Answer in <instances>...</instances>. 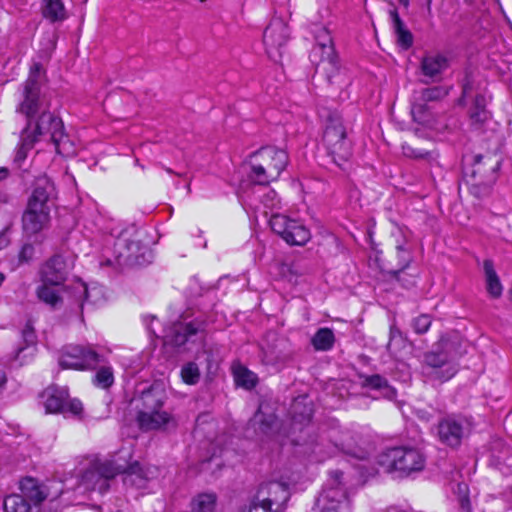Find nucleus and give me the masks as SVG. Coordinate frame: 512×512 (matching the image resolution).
<instances>
[{
  "instance_id": "obj_1",
  "label": "nucleus",
  "mask_w": 512,
  "mask_h": 512,
  "mask_svg": "<svg viewBox=\"0 0 512 512\" xmlns=\"http://www.w3.org/2000/svg\"><path fill=\"white\" fill-rule=\"evenodd\" d=\"M47 96V77L40 63H33L27 79L20 88V100L16 111L26 117L24 133L31 137L29 145L38 140L39 136L48 135L54 143L56 151L61 153L68 143V136L60 118L50 111Z\"/></svg>"
},
{
  "instance_id": "obj_2",
  "label": "nucleus",
  "mask_w": 512,
  "mask_h": 512,
  "mask_svg": "<svg viewBox=\"0 0 512 512\" xmlns=\"http://www.w3.org/2000/svg\"><path fill=\"white\" fill-rule=\"evenodd\" d=\"M104 362V357L91 347L78 345L68 347L59 359V364L63 368L89 370L100 366L93 378V383L107 389L114 383V375L110 366L102 365Z\"/></svg>"
},
{
  "instance_id": "obj_3",
  "label": "nucleus",
  "mask_w": 512,
  "mask_h": 512,
  "mask_svg": "<svg viewBox=\"0 0 512 512\" xmlns=\"http://www.w3.org/2000/svg\"><path fill=\"white\" fill-rule=\"evenodd\" d=\"M54 184L47 178L39 179L27 208L22 216L23 230L28 235L42 231L50 220V201L54 195Z\"/></svg>"
},
{
  "instance_id": "obj_4",
  "label": "nucleus",
  "mask_w": 512,
  "mask_h": 512,
  "mask_svg": "<svg viewBox=\"0 0 512 512\" xmlns=\"http://www.w3.org/2000/svg\"><path fill=\"white\" fill-rule=\"evenodd\" d=\"M325 117L323 144L331 160L338 167H342L352 155V142L348 137V128L342 114L337 110L329 111Z\"/></svg>"
},
{
  "instance_id": "obj_5",
  "label": "nucleus",
  "mask_w": 512,
  "mask_h": 512,
  "mask_svg": "<svg viewBox=\"0 0 512 512\" xmlns=\"http://www.w3.org/2000/svg\"><path fill=\"white\" fill-rule=\"evenodd\" d=\"M288 164L286 151L267 146L252 155L250 178L259 185H268L279 178Z\"/></svg>"
},
{
  "instance_id": "obj_6",
  "label": "nucleus",
  "mask_w": 512,
  "mask_h": 512,
  "mask_svg": "<svg viewBox=\"0 0 512 512\" xmlns=\"http://www.w3.org/2000/svg\"><path fill=\"white\" fill-rule=\"evenodd\" d=\"M377 463L386 472L398 471L409 475L424 468L425 458L417 449L394 447L380 453Z\"/></svg>"
},
{
  "instance_id": "obj_7",
  "label": "nucleus",
  "mask_w": 512,
  "mask_h": 512,
  "mask_svg": "<svg viewBox=\"0 0 512 512\" xmlns=\"http://www.w3.org/2000/svg\"><path fill=\"white\" fill-rule=\"evenodd\" d=\"M295 350L290 340L280 336L275 332H268L260 345V354L262 364L272 366L276 370L285 367L293 360Z\"/></svg>"
},
{
  "instance_id": "obj_8",
  "label": "nucleus",
  "mask_w": 512,
  "mask_h": 512,
  "mask_svg": "<svg viewBox=\"0 0 512 512\" xmlns=\"http://www.w3.org/2000/svg\"><path fill=\"white\" fill-rule=\"evenodd\" d=\"M343 472H330V480L323 488L315 502V512H350V501L346 495L341 479Z\"/></svg>"
},
{
  "instance_id": "obj_9",
  "label": "nucleus",
  "mask_w": 512,
  "mask_h": 512,
  "mask_svg": "<svg viewBox=\"0 0 512 512\" xmlns=\"http://www.w3.org/2000/svg\"><path fill=\"white\" fill-rule=\"evenodd\" d=\"M123 469L116 459L96 461L82 474L80 486L88 491L104 494L109 490V481Z\"/></svg>"
},
{
  "instance_id": "obj_10",
  "label": "nucleus",
  "mask_w": 512,
  "mask_h": 512,
  "mask_svg": "<svg viewBox=\"0 0 512 512\" xmlns=\"http://www.w3.org/2000/svg\"><path fill=\"white\" fill-rule=\"evenodd\" d=\"M269 223L273 232L289 245L303 246L311 238L309 229L302 222L285 215L274 214Z\"/></svg>"
},
{
  "instance_id": "obj_11",
  "label": "nucleus",
  "mask_w": 512,
  "mask_h": 512,
  "mask_svg": "<svg viewBox=\"0 0 512 512\" xmlns=\"http://www.w3.org/2000/svg\"><path fill=\"white\" fill-rule=\"evenodd\" d=\"M44 407L48 413H66L79 415L82 410V403L78 399H70L67 387L49 386L41 394Z\"/></svg>"
},
{
  "instance_id": "obj_12",
  "label": "nucleus",
  "mask_w": 512,
  "mask_h": 512,
  "mask_svg": "<svg viewBox=\"0 0 512 512\" xmlns=\"http://www.w3.org/2000/svg\"><path fill=\"white\" fill-rule=\"evenodd\" d=\"M470 421L461 415H450L441 419L437 425L438 439L451 448L458 447L470 432Z\"/></svg>"
},
{
  "instance_id": "obj_13",
  "label": "nucleus",
  "mask_w": 512,
  "mask_h": 512,
  "mask_svg": "<svg viewBox=\"0 0 512 512\" xmlns=\"http://www.w3.org/2000/svg\"><path fill=\"white\" fill-rule=\"evenodd\" d=\"M288 38L286 23L281 18L272 19L263 32V44L269 58L278 61L282 57Z\"/></svg>"
},
{
  "instance_id": "obj_14",
  "label": "nucleus",
  "mask_w": 512,
  "mask_h": 512,
  "mask_svg": "<svg viewBox=\"0 0 512 512\" xmlns=\"http://www.w3.org/2000/svg\"><path fill=\"white\" fill-rule=\"evenodd\" d=\"M290 493L288 485L280 481H269L262 483L253 499L284 511L285 504L289 500Z\"/></svg>"
},
{
  "instance_id": "obj_15",
  "label": "nucleus",
  "mask_w": 512,
  "mask_h": 512,
  "mask_svg": "<svg viewBox=\"0 0 512 512\" xmlns=\"http://www.w3.org/2000/svg\"><path fill=\"white\" fill-rule=\"evenodd\" d=\"M310 60L315 65L316 73H325L329 82L339 71L338 57L334 45L315 44L310 52Z\"/></svg>"
},
{
  "instance_id": "obj_16",
  "label": "nucleus",
  "mask_w": 512,
  "mask_h": 512,
  "mask_svg": "<svg viewBox=\"0 0 512 512\" xmlns=\"http://www.w3.org/2000/svg\"><path fill=\"white\" fill-rule=\"evenodd\" d=\"M72 267L71 261H68L63 255L56 254L43 265L42 281L51 286H60L66 281Z\"/></svg>"
},
{
  "instance_id": "obj_17",
  "label": "nucleus",
  "mask_w": 512,
  "mask_h": 512,
  "mask_svg": "<svg viewBox=\"0 0 512 512\" xmlns=\"http://www.w3.org/2000/svg\"><path fill=\"white\" fill-rule=\"evenodd\" d=\"M204 328V322L198 320L189 323H175L166 335L167 342L177 347L190 341L195 342L198 338H202Z\"/></svg>"
},
{
  "instance_id": "obj_18",
  "label": "nucleus",
  "mask_w": 512,
  "mask_h": 512,
  "mask_svg": "<svg viewBox=\"0 0 512 512\" xmlns=\"http://www.w3.org/2000/svg\"><path fill=\"white\" fill-rule=\"evenodd\" d=\"M425 364L435 369L434 376L441 381H447L456 373V368L448 361L444 353L429 352L424 356Z\"/></svg>"
},
{
  "instance_id": "obj_19",
  "label": "nucleus",
  "mask_w": 512,
  "mask_h": 512,
  "mask_svg": "<svg viewBox=\"0 0 512 512\" xmlns=\"http://www.w3.org/2000/svg\"><path fill=\"white\" fill-rule=\"evenodd\" d=\"M123 469L119 473H123V482L128 487L143 489L149 480L148 472L137 462L131 464H121Z\"/></svg>"
},
{
  "instance_id": "obj_20",
  "label": "nucleus",
  "mask_w": 512,
  "mask_h": 512,
  "mask_svg": "<svg viewBox=\"0 0 512 512\" xmlns=\"http://www.w3.org/2000/svg\"><path fill=\"white\" fill-rule=\"evenodd\" d=\"M500 167V161L493 156L476 155L474 157V164L471 170L470 178H478L486 182L488 179L489 170L492 169L494 174V182L497 179V172Z\"/></svg>"
},
{
  "instance_id": "obj_21",
  "label": "nucleus",
  "mask_w": 512,
  "mask_h": 512,
  "mask_svg": "<svg viewBox=\"0 0 512 512\" xmlns=\"http://www.w3.org/2000/svg\"><path fill=\"white\" fill-rule=\"evenodd\" d=\"M170 415L161 410L138 412L137 423L140 429L148 431L161 428L163 425L169 423Z\"/></svg>"
},
{
  "instance_id": "obj_22",
  "label": "nucleus",
  "mask_w": 512,
  "mask_h": 512,
  "mask_svg": "<svg viewBox=\"0 0 512 512\" xmlns=\"http://www.w3.org/2000/svg\"><path fill=\"white\" fill-rule=\"evenodd\" d=\"M448 65V59L443 55H427L421 61V71L424 76L435 81L448 68Z\"/></svg>"
},
{
  "instance_id": "obj_23",
  "label": "nucleus",
  "mask_w": 512,
  "mask_h": 512,
  "mask_svg": "<svg viewBox=\"0 0 512 512\" xmlns=\"http://www.w3.org/2000/svg\"><path fill=\"white\" fill-rule=\"evenodd\" d=\"M19 488L21 491L20 495L24 496L34 506H38L47 497L44 487L32 477L22 479Z\"/></svg>"
},
{
  "instance_id": "obj_24",
  "label": "nucleus",
  "mask_w": 512,
  "mask_h": 512,
  "mask_svg": "<svg viewBox=\"0 0 512 512\" xmlns=\"http://www.w3.org/2000/svg\"><path fill=\"white\" fill-rule=\"evenodd\" d=\"M164 398L163 391L158 387H151L144 390L140 396L141 407H138V412L161 410L164 404Z\"/></svg>"
},
{
  "instance_id": "obj_25",
  "label": "nucleus",
  "mask_w": 512,
  "mask_h": 512,
  "mask_svg": "<svg viewBox=\"0 0 512 512\" xmlns=\"http://www.w3.org/2000/svg\"><path fill=\"white\" fill-rule=\"evenodd\" d=\"M413 120L418 124L432 128L435 124V115L432 106L414 97L411 108Z\"/></svg>"
},
{
  "instance_id": "obj_26",
  "label": "nucleus",
  "mask_w": 512,
  "mask_h": 512,
  "mask_svg": "<svg viewBox=\"0 0 512 512\" xmlns=\"http://www.w3.org/2000/svg\"><path fill=\"white\" fill-rule=\"evenodd\" d=\"M362 387L371 388L380 391L382 396L387 399L396 397V390L388 383L387 379L379 374H373L362 377Z\"/></svg>"
},
{
  "instance_id": "obj_27",
  "label": "nucleus",
  "mask_w": 512,
  "mask_h": 512,
  "mask_svg": "<svg viewBox=\"0 0 512 512\" xmlns=\"http://www.w3.org/2000/svg\"><path fill=\"white\" fill-rule=\"evenodd\" d=\"M486 289L492 298H499L502 295L503 287L500 279L494 269V264L491 260L487 259L483 263Z\"/></svg>"
},
{
  "instance_id": "obj_28",
  "label": "nucleus",
  "mask_w": 512,
  "mask_h": 512,
  "mask_svg": "<svg viewBox=\"0 0 512 512\" xmlns=\"http://www.w3.org/2000/svg\"><path fill=\"white\" fill-rule=\"evenodd\" d=\"M487 99L483 94H476L473 104L469 111V116L472 125L480 127L490 117V113L486 109Z\"/></svg>"
},
{
  "instance_id": "obj_29",
  "label": "nucleus",
  "mask_w": 512,
  "mask_h": 512,
  "mask_svg": "<svg viewBox=\"0 0 512 512\" xmlns=\"http://www.w3.org/2000/svg\"><path fill=\"white\" fill-rule=\"evenodd\" d=\"M22 340L25 343V346H20L15 350L14 353V360L19 361L20 364H23L24 358L27 356L26 354L22 356V354L26 350H30L29 355H32L33 352V346L37 342V336L34 330V327L30 322H27L22 329Z\"/></svg>"
},
{
  "instance_id": "obj_30",
  "label": "nucleus",
  "mask_w": 512,
  "mask_h": 512,
  "mask_svg": "<svg viewBox=\"0 0 512 512\" xmlns=\"http://www.w3.org/2000/svg\"><path fill=\"white\" fill-rule=\"evenodd\" d=\"M139 244L128 239L118 238L115 248L118 253L116 258L117 266L121 267L131 262L133 253L138 249Z\"/></svg>"
},
{
  "instance_id": "obj_31",
  "label": "nucleus",
  "mask_w": 512,
  "mask_h": 512,
  "mask_svg": "<svg viewBox=\"0 0 512 512\" xmlns=\"http://www.w3.org/2000/svg\"><path fill=\"white\" fill-rule=\"evenodd\" d=\"M34 505L20 494H11L3 500L4 512H35Z\"/></svg>"
},
{
  "instance_id": "obj_32",
  "label": "nucleus",
  "mask_w": 512,
  "mask_h": 512,
  "mask_svg": "<svg viewBox=\"0 0 512 512\" xmlns=\"http://www.w3.org/2000/svg\"><path fill=\"white\" fill-rule=\"evenodd\" d=\"M42 14L50 22L63 21L66 10L62 0H43Z\"/></svg>"
},
{
  "instance_id": "obj_33",
  "label": "nucleus",
  "mask_w": 512,
  "mask_h": 512,
  "mask_svg": "<svg viewBox=\"0 0 512 512\" xmlns=\"http://www.w3.org/2000/svg\"><path fill=\"white\" fill-rule=\"evenodd\" d=\"M390 14H391L392 22H393V28L397 35L398 43L404 49L410 48L413 44L412 33L405 28V25H404L403 21L400 19L399 14L397 13L396 10L391 11Z\"/></svg>"
},
{
  "instance_id": "obj_34",
  "label": "nucleus",
  "mask_w": 512,
  "mask_h": 512,
  "mask_svg": "<svg viewBox=\"0 0 512 512\" xmlns=\"http://www.w3.org/2000/svg\"><path fill=\"white\" fill-rule=\"evenodd\" d=\"M489 173L490 174L488 175L486 182L483 181L482 178H470L468 180L470 193L478 199L487 196L494 184V174L492 169L489 170Z\"/></svg>"
},
{
  "instance_id": "obj_35",
  "label": "nucleus",
  "mask_w": 512,
  "mask_h": 512,
  "mask_svg": "<svg viewBox=\"0 0 512 512\" xmlns=\"http://www.w3.org/2000/svg\"><path fill=\"white\" fill-rule=\"evenodd\" d=\"M335 342L334 333L329 328H320L311 339L315 350L328 351L332 349Z\"/></svg>"
},
{
  "instance_id": "obj_36",
  "label": "nucleus",
  "mask_w": 512,
  "mask_h": 512,
  "mask_svg": "<svg viewBox=\"0 0 512 512\" xmlns=\"http://www.w3.org/2000/svg\"><path fill=\"white\" fill-rule=\"evenodd\" d=\"M299 408V403H295L293 405V416L291 423L292 433H296L297 431L302 432L309 426L311 421V409L303 407V409L299 411Z\"/></svg>"
},
{
  "instance_id": "obj_37",
  "label": "nucleus",
  "mask_w": 512,
  "mask_h": 512,
  "mask_svg": "<svg viewBox=\"0 0 512 512\" xmlns=\"http://www.w3.org/2000/svg\"><path fill=\"white\" fill-rule=\"evenodd\" d=\"M448 90L442 86H434L425 88L417 92L414 97L425 102L427 104L435 101H439L447 96Z\"/></svg>"
},
{
  "instance_id": "obj_38",
  "label": "nucleus",
  "mask_w": 512,
  "mask_h": 512,
  "mask_svg": "<svg viewBox=\"0 0 512 512\" xmlns=\"http://www.w3.org/2000/svg\"><path fill=\"white\" fill-rule=\"evenodd\" d=\"M234 377L237 385L246 389L254 388L257 384V376L254 372L248 370L246 367L239 366L234 370Z\"/></svg>"
},
{
  "instance_id": "obj_39",
  "label": "nucleus",
  "mask_w": 512,
  "mask_h": 512,
  "mask_svg": "<svg viewBox=\"0 0 512 512\" xmlns=\"http://www.w3.org/2000/svg\"><path fill=\"white\" fill-rule=\"evenodd\" d=\"M216 496L204 493L193 500L192 512H214Z\"/></svg>"
},
{
  "instance_id": "obj_40",
  "label": "nucleus",
  "mask_w": 512,
  "mask_h": 512,
  "mask_svg": "<svg viewBox=\"0 0 512 512\" xmlns=\"http://www.w3.org/2000/svg\"><path fill=\"white\" fill-rule=\"evenodd\" d=\"M50 286V284H45L43 282V285L37 290V296L41 301L54 308L62 301V299L57 290Z\"/></svg>"
},
{
  "instance_id": "obj_41",
  "label": "nucleus",
  "mask_w": 512,
  "mask_h": 512,
  "mask_svg": "<svg viewBox=\"0 0 512 512\" xmlns=\"http://www.w3.org/2000/svg\"><path fill=\"white\" fill-rule=\"evenodd\" d=\"M396 250L397 256L399 258V268L389 271V274L400 281V275L403 273L404 269L409 266L411 262V256L409 251L403 245H397Z\"/></svg>"
},
{
  "instance_id": "obj_42",
  "label": "nucleus",
  "mask_w": 512,
  "mask_h": 512,
  "mask_svg": "<svg viewBox=\"0 0 512 512\" xmlns=\"http://www.w3.org/2000/svg\"><path fill=\"white\" fill-rule=\"evenodd\" d=\"M181 378L188 385H195L200 379V370L196 363L189 362L181 368Z\"/></svg>"
},
{
  "instance_id": "obj_43",
  "label": "nucleus",
  "mask_w": 512,
  "mask_h": 512,
  "mask_svg": "<svg viewBox=\"0 0 512 512\" xmlns=\"http://www.w3.org/2000/svg\"><path fill=\"white\" fill-rule=\"evenodd\" d=\"M405 339L402 335V332L396 325L390 326V335L389 342L387 344V349L391 352L394 350H399L404 346Z\"/></svg>"
},
{
  "instance_id": "obj_44",
  "label": "nucleus",
  "mask_w": 512,
  "mask_h": 512,
  "mask_svg": "<svg viewBox=\"0 0 512 512\" xmlns=\"http://www.w3.org/2000/svg\"><path fill=\"white\" fill-rule=\"evenodd\" d=\"M402 152H403V155L408 158L426 159L429 162L435 159V157L433 156V154L431 152L422 150V149H417L415 147H412L409 144L402 145Z\"/></svg>"
},
{
  "instance_id": "obj_45",
  "label": "nucleus",
  "mask_w": 512,
  "mask_h": 512,
  "mask_svg": "<svg viewBox=\"0 0 512 512\" xmlns=\"http://www.w3.org/2000/svg\"><path fill=\"white\" fill-rule=\"evenodd\" d=\"M431 323H432V320L428 314H421L412 320L411 326H412L413 330L415 331V333L424 334L430 328Z\"/></svg>"
},
{
  "instance_id": "obj_46",
  "label": "nucleus",
  "mask_w": 512,
  "mask_h": 512,
  "mask_svg": "<svg viewBox=\"0 0 512 512\" xmlns=\"http://www.w3.org/2000/svg\"><path fill=\"white\" fill-rule=\"evenodd\" d=\"M254 421L259 422V429L264 434H269L276 425V418L273 415L266 416L260 412L255 414Z\"/></svg>"
},
{
  "instance_id": "obj_47",
  "label": "nucleus",
  "mask_w": 512,
  "mask_h": 512,
  "mask_svg": "<svg viewBox=\"0 0 512 512\" xmlns=\"http://www.w3.org/2000/svg\"><path fill=\"white\" fill-rule=\"evenodd\" d=\"M341 450L357 459H365L367 456V452L365 450L344 441L341 443Z\"/></svg>"
},
{
  "instance_id": "obj_48",
  "label": "nucleus",
  "mask_w": 512,
  "mask_h": 512,
  "mask_svg": "<svg viewBox=\"0 0 512 512\" xmlns=\"http://www.w3.org/2000/svg\"><path fill=\"white\" fill-rule=\"evenodd\" d=\"M248 512H284V511L277 509L275 507H271L264 503H261L252 498L250 505H249Z\"/></svg>"
},
{
  "instance_id": "obj_49",
  "label": "nucleus",
  "mask_w": 512,
  "mask_h": 512,
  "mask_svg": "<svg viewBox=\"0 0 512 512\" xmlns=\"http://www.w3.org/2000/svg\"><path fill=\"white\" fill-rule=\"evenodd\" d=\"M315 44L333 45L332 38L326 27H321L316 32Z\"/></svg>"
},
{
  "instance_id": "obj_50",
  "label": "nucleus",
  "mask_w": 512,
  "mask_h": 512,
  "mask_svg": "<svg viewBox=\"0 0 512 512\" xmlns=\"http://www.w3.org/2000/svg\"><path fill=\"white\" fill-rule=\"evenodd\" d=\"M31 140V137L28 134L24 133V130L22 131V145L20 149L17 151L16 158L18 160L24 159L26 156V149L32 148V146L29 145V141Z\"/></svg>"
},
{
  "instance_id": "obj_51",
  "label": "nucleus",
  "mask_w": 512,
  "mask_h": 512,
  "mask_svg": "<svg viewBox=\"0 0 512 512\" xmlns=\"http://www.w3.org/2000/svg\"><path fill=\"white\" fill-rule=\"evenodd\" d=\"M34 255V247L32 244H25L23 245L20 254L19 259L21 262H28L30 259H32Z\"/></svg>"
},
{
  "instance_id": "obj_52",
  "label": "nucleus",
  "mask_w": 512,
  "mask_h": 512,
  "mask_svg": "<svg viewBox=\"0 0 512 512\" xmlns=\"http://www.w3.org/2000/svg\"><path fill=\"white\" fill-rule=\"evenodd\" d=\"M9 238L5 232L0 233V250L8 246Z\"/></svg>"
},
{
  "instance_id": "obj_53",
  "label": "nucleus",
  "mask_w": 512,
  "mask_h": 512,
  "mask_svg": "<svg viewBox=\"0 0 512 512\" xmlns=\"http://www.w3.org/2000/svg\"><path fill=\"white\" fill-rule=\"evenodd\" d=\"M460 504L463 511H470V501L467 497H463L460 501Z\"/></svg>"
},
{
  "instance_id": "obj_54",
  "label": "nucleus",
  "mask_w": 512,
  "mask_h": 512,
  "mask_svg": "<svg viewBox=\"0 0 512 512\" xmlns=\"http://www.w3.org/2000/svg\"><path fill=\"white\" fill-rule=\"evenodd\" d=\"M472 90V87L469 83H466L463 85V91H462V99L469 96L470 92Z\"/></svg>"
},
{
  "instance_id": "obj_55",
  "label": "nucleus",
  "mask_w": 512,
  "mask_h": 512,
  "mask_svg": "<svg viewBox=\"0 0 512 512\" xmlns=\"http://www.w3.org/2000/svg\"><path fill=\"white\" fill-rule=\"evenodd\" d=\"M6 383V375L3 370L0 369V387Z\"/></svg>"
},
{
  "instance_id": "obj_56",
  "label": "nucleus",
  "mask_w": 512,
  "mask_h": 512,
  "mask_svg": "<svg viewBox=\"0 0 512 512\" xmlns=\"http://www.w3.org/2000/svg\"><path fill=\"white\" fill-rule=\"evenodd\" d=\"M8 176V170L6 168H0V180L5 179Z\"/></svg>"
},
{
  "instance_id": "obj_57",
  "label": "nucleus",
  "mask_w": 512,
  "mask_h": 512,
  "mask_svg": "<svg viewBox=\"0 0 512 512\" xmlns=\"http://www.w3.org/2000/svg\"><path fill=\"white\" fill-rule=\"evenodd\" d=\"M292 441H293V443H294V444H297V445H298V444H302V443H305V442H306V441H305V439H303L302 437H299V438H293V439H292Z\"/></svg>"
},
{
  "instance_id": "obj_58",
  "label": "nucleus",
  "mask_w": 512,
  "mask_h": 512,
  "mask_svg": "<svg viewBox=\"0 0 512 512\" xmlns=\"http://www.w3.org/2000/svg\"><path fill=\"white\" fill-rule=\"evenodd\" d=\"M386 512H407V511L401 510L397 507H390Z\"/></svg>"
},
{
  "instance_id": "obj_59",
  "label": "nucleus",
  "mask_w": 512,
  "mask_h": 512,
  "mask_svg": "<svg viewBox=\"0 0 512 512\" xmlns=\"http://www.w3.org/2000/svg\"><path fill=\"white\" fill-rule=\"evenodd\" d=\"M403 6L407 7L409 5V0H398Z\"/></svg>"
},
{
  "instance_id": "obj_60",
  "label": "nucleus",
  "mask_w": 512,
  "mask_h": 512,
  "mask_svg": "<svg viewBox=\"0 0 512 512\" xmlns=\"http://www.w3.org/2000/svg\"><path fill=\"white\" fill-rule=\"evenodd\" d=\"M431 3H432V0H426L427 9L429 11L431 10Z\"/></svg>"
},
{
  "instance_id": "obj_61",
  "label": "nucleus",
  "mask_w": 512,
  "mask_h": 512,
  "mask_svg": "<svg viewBox=\"0 0 512 512\" xmlns=\"http://www.w3.org/2000/svg\"><path fill=\"white\" fill-rule=\"evenodd\" d=\"M102 265L110 266V265H113V262L108 259V260H106V262L102 263Z\"/></svg>"
},
{
  "instance_id": "obj_62",
  "label": "nucleus",
  "mask_w": 512,
  "mask_h": 512,
  "mask_svg": "<svg viewBox=\"0 0 512 512\" xmlns=\"http://www.w3.org/2000/svg\"><path fill=\"white\" fill-rule=\"evenodd\" d=\"M3 280H4V276L2 274H0V285L2 284Z\"/></svg>"
},
{
  "instance_id": "obj_63",
  "label": "nucleus",
  "mask_w": 512,
  "mask_h": 512,
  "mask_svg": "<svg viewBox=\"0 0 512 512\" xmlns=\"http://www.w3.org/2000/svg\"><path fill=\"white\" fill-rule=\"evenodd\" d=\"M84 293H85L86 298H87V297H88V291H87V288H86V287H84Z\"/></svg>"
},
{
  "instance_id": "obj_64",
  "label": "nucleus",
  "mask_w": 512,
  "mask_h": 512,
  "mask_svg": "<svg viewBox=\"0 0 512 512\" xmlns=\"http://www.w3.org/2000/svg\"><path fill=\"white\" fill-rule=\"evenodd\" d=\"M464 1H465L466 3L471 4V3H473L475 0H464Z\"/></svg>"
}]
</instances>
